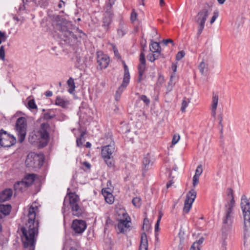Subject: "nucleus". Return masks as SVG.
Returning a JSON list of instances; mask_svg holds the SVG:
<instances>
[{
  "mask_svg": "<svg viewBox=\"0 0 250 250\" xmlns=\"http://www.w3.org/2000/svg\"><path fill=\"white\" fill-rule=\"evenodd\" d=\"M180 138V136L179 134H174L172 140V145H175L178 142Z\"/></svg>",
  "mask_w": 250,
  "mask_h": 250,
  "instance_id": "obj_41",
  "label": "nucleus"
},
{
  "mask_svg": "<svg viewBox=\"0 0 250 250\" xmlns=\"http://www.w3.org/2000/svg\"><path fill=\"white\" fill-rule=\"evenodd\" d=\"M172 77H173V76H171V78H170V81H169V82L168 83V84L167 85V93H168L171 92L172 90L173 86L174 85V83H173L172 80Z\"/></svg>",
  "mask_w": 250,
  "mask_h": 250,
  "instance_id": "obj_36",
  "label": "nucleus"
},
{
  "mask_svg": "<svg viewBox=\"0 0 250 250\" xmlns=\"http://www.w3.org/2000/svg\"><path fill=\"white\" fill-rule=\"evenodd\" d=\"M212 10V5L208 3H206L197 15L196 22L205 24L208 16L211 12Z\"/></svg>",
  "mask_w": 250,
  "mask_h": 250,
  "instance_id": "obj_11",
  "label": "nucleus"
},
{
  "mask_svg": "<svg viewBox=\"0 0 250 250\" xmlns=\"http://www.w3.org/2000/svg\"><path fill=\"white\" fill-rule=\"evenodd\" d=\"M105 144L107 145L102 149V156L107 165L109 167H112L113 166V162L111 157L115 151V144L110 135L109 134V136L106 137Z\"/></svg>",
  "mask_w": 250,
  "mask_h": 250,
  "instance_id": "obj_6",
  "label": "nucleus"
},
{
  "mask_svg": "<svg viewBox=\"0 0 250 250\" xmlns=\"http://www.w3.org/2000/svg\"><path fill=\"white\" fill-rule=\"evenodd\" d=\"M64 2L63 0H61L58 4V6L59 8H62V6L64 5Z\"/></svg>",
  "mask_w": 250,
  "mask_h": 250,
  "instance_id": "obj_57",
  "label": "nucleus"
},
{
  "mask_svg": "<svg viewBox=\"0 0 250 250\" xmlns=\"http://www.w3.org/2000/svg\"><path fill=\"white\" fill-rule=\"evenodd\" d=\"M11 209V206L10 205H0V212L4 215L9 214Z\"/></svg>",
  "mask_w": 250,
  "mask_h": 250,
  "instance_id": "obj_28",
  "label": "nucleus"
},
{
  "mask_svg": "<svg viewBox=\"0 0 250 250\" xmlns=\"http://www.w3.org/2000/svg\"><path fill=\"white\" fill-rule=\"evenodd\" d=\"M113 49H114V54H115V56H117V57H118V58H119L120 57V56L119 54L118 50L115 47L113 48Z\"/></svg>",
  "mask_w": 250,
  "mask_h": 250,
  "instance_id": "obj_60",
  "label": "nucleus"
},
{
  "mask_svg": "<svg viewBox=\"0 0 250 250\" xmlns=\"http://www.w3.org/2000/svg\"><path fill=\"white\" fill-rule=\"evenodd\" d=\"M199 177L196 176H193V186L195 188L199 183Z\"/></svg>",
  "mask_w": 250,
  "mask_h": 250,
  "instance_id": "obj_45",
  "label": "nucleus"
},
{
  "mask_svg": "<svg viewBox=\"0 0 250 250\" xmlns=\"http://www.w3.org/2000/svg\"><path fill=\"white\" fill-rule=\"evenodd\" d=\"M150 50L153 53H156L159 55L161 52L160 44L157 42H152L149 47Z\"/></svg>",
  "mask_w": 250,
  "mask_h": 250,
  "instance_id": "obj_26",
  "label": "nucleus"
},
{
  "mask_svg": "<svg viewBox=\"0 0 250 250\" xmlns=\"http://www.w3.org/2000/svg\"><path fill=\"white\" fill-rule=\"evenodd\" d=\"M104 199L105 201L109 204H111L114 202V197L113 196L112 194L111 193L110 194H105L104 193Z\"/></svg>",
  "mask_w": 250,
  "mask_h": 250,
  "instance_id": "obj_31",
  "label": "nucleus"
},
{
  "mask_svg": "<svg viewBox=\"0 0 250 250\" xmlns=\"http://www.w3.org/2000/svg\"><path fill=\"white\" fill-rule=\"evenodd\" d=\"M28 187L26 184L22 180L17 182L14 186V189L16 192L22 191Z\"/></svg>",
  "mask_w": 250,
  "mask_h": 250,
  "instance_id": "obj_23",
  "label": "nucleus"
},
{
  "mask_svg": "<svg viewBox=\"0 0 250 250\" xmlns=\"http://www.w3.org/2000/svg\"><path fill=\"white\" fill-rule=\"evenodd\" d=\"M67 84L68 86L70 87L68 90V92L70 93H73L75 88L74 80L72 78H70L67 81Z\"/></svg>",
  "mask_w": 250,
  "mask_h": 250,
  "instance_id": "obj_30",
  "label": "nucleus"
},
{
  "mask_svg": "<svg viewBox=\"0 0 250 250\" xmlns=\"http://www.w3.org/2000/svg\"><path fill=\"white\" fill-rule=\"evenodd\" d=\"M5 59V50L3 45L0 47V59L4 60Z\"/></svg>",
  "mask_w": 250,
  "mask_h": 250,
  "instance_id": "obj_43",
  "label": "nucleus"
},
{
  "mask_svg": "<svg viewBox=\"0 0 250 250\" xmlns=\"http://www.w3.org/2000/svg\"><path fill=\"white\" fill-rule=\"evenodd\" d=\"M0 146L10 147L16 142V138L13 136L8 134L3 129L0 130Z\"/></svg>",
  "mask_w": 250,
  "mask_h": 250,
  "instance_id": "obj_10",
  "label": "nucleus"
},
{
  "mask_svg": "<svg viewBox=\"0 0 250 250\" xmlns=\"http://www.w3.org/2000/svg\"><path fill=\"white\" fill-rule=\"evenodd\" d=\"M132 203L135 207L140 208L141 205V199L138 197H135L132 199Z\"/></svg>",
  "mask_w": 250,
  "mask_h": 250,
  "instance_id": "obj_32",
  "label": "nucleus"
},
{
  "mask_svg": "<svg viewBox=\"0 0 250 250\" xmlns=\"http://www.w3.org/2000/svg\"><path fill=\"white\" fill-rule=\"evenodd\" d=\"M219 97L217 94L213 93L211 104V110L212 116L214 117L216 116V111L218 103Z\"/></svg>",
  "mask_w": 250,
  "mask_h": 250,
  "instance_id": "obj_19",
  "label": "nucleus"
},
{
  "mask_svg": "<svg viewBox=\"0 0 250 250\" xmlns=\"http://www.w3.org/2000/svg\"><path fill=\"white\" fill-rule=\"evenodd\" d=\"M45 95L47 97H51L52 95V92L51 91H47L45 92Z\"/></svg>",
  "mask_w": 250,
  "mask_h": 250,
  "instance_id": "obj_59",
  "label": "nucleus"
},
{
  "mask_svg": "<svg viewBox=\"0 0 250 250\" xmlns=\"http://www.w3.org/2000/svg\"><path fill=\"white\" fill-rule=\"evenodd\" d=\"M153 162L151 161L150 156L149 154H147L144 156L143 160V169L144 170L146 171L152 166Z\"/></svg>",
  "mask_w": 250,
  "mask_h": 250,
  "instance_id": "obj_21",
  "label": "nucleus"
},
{
  "mask_svg": "<svg viewBox=\"0 0 250 250\" xmlns=\"http://www.w3.org/2000/svg\"><path fill=\"white\" fill-rule=\"evenodd\" d=\"M27 107L29 109H35L37 108V106L34 100H30L28 101Z\"/></svg>",
  "mask_w": 250,
  "mask_h": 250,
  "instance_id": "obj_35",
  "label": "nucleus"
},
{
  "mask_svg": "<svg viewBox=\"0 0 250 250\" xmlns=\"http://www.w3.org/2000/svg\"><path fill=\"white\" fill-rule=\"evenodd\" d=\"M136 18H137V14L135 12L134 10H133L131 12V14L130 20H131V21H133L136 20Z\"/></svg>",
  "mask_w": 250,
  "mask_h": 250,
  "instance_id": "obj_49",
  "label": "nucleus"
},
{
  "mask_svg": "<svg viewBox=\"0 0 250 250\" xmlns=\"http://www.w3.org/2000/svg\"><path fill=\"white\" fill-rule=\"evenodd\" d=\"M150 225L149 224V221L147 218H146L144 220V224L142 227L144 231H148L149 229Z\"/></svg>",
  "mask_w": 250,
  "mask_h": 250,
  "instance_id": "obj_34",
  "label": "nucleus"
},
{
  "mask_svg": "<svg viewBox=\"0 0 250 250\" xmlns=\"http://www.w3.org/2000/svg\"><path fill=\"white\" fill-rule=\"evenodd\" d=\"M118 215H123V218H118L119 222L118 224V229L120 233H125L130 230V218L124 209H120L118 212Z\"/></svg>",
  "mask_w": 250,
  "mask_h": 250,
  "instance_id": "obj_8",
  "label": "nucleus"
},
{
  "mask_svg": "<svg viewBox=\"0 0 250 250\" xmlns=\"http://www.w3.org/2000/svg\"><path fill=\"white\" fill-rule=\"evenodd\" d=\"M13 194L12 190L8 188L5 189L0 193V202H5L9 200Z\"/></svg>",
  "mask_w": 250,
  "mask_h": 250,
  "instance_id": "obj_20",
  "label": "nucleus"
},
{
  "mask_svg": "<svg viewBox=\"0 0 250 250\" xmlns=\"http://www.w3.org/2000/svg\"><path fill=\"white\" fill-rule=\"evenodd\" d=\"M83 136V134L82 133L81 137L77 139V144L78 146H81L83 145L82 139Z\"/></svg>",
  "mask_w": 250,
  "mask_h": 250,
  "instance_id": "obj_48",
  "label": "nucleus"
},
{
  "mask_svg": "<svg viewBox=\"0 0 250 250\" xmlns=\"http://www.w3.org/2000/svg\"><path fill=\"white\" fill-rule=\"evenodd\" d=\"M210 59V55H203V59L199 66V69L202 74H204L208 69V62Z\"/></svg>",
  "mask_w": 250,
  "mask_h": 250,
  "instance_id": "obj_18",
  "label": "nucleus"
},
{
  "mask_svg": "<svg viewBox=\"0 0 250 250\" xmlns=\"http://www.w3.org/2000/svg\"><path fill=\"white\" fill-rule=\"evenodd\" d=\"M196 192L194 189H191L187 193L183 208L184 212L187 213L189 212L196 198Z\"/></svg>",
  "mask_w": 250,
  "mask_h": 250,
  "instance_id": "obj_13",
  "label": "nucleus"
},
{
  "mask_svg": "<svg viewBox=\"0 0 250 250\" xmlns=\"http://www.w3.org/2000/svg\"><path fill=\"white\" fill-rule=\"evenodd\" d=\"M106 9L103 19L102 26L105 28V29L107 30L112 21L113 12L111 8L109 9V7H107V6H106Z\"/></svg>",
  "mask_w": 250,
  "mask_h": 250,
  "instance_id": "obj_16",
  "label": "nucleus"
},
{
  "mask_svg": "<svg viewBox=\"0 0 250 250\" xmlns=\"http://www.w3.org/2000/svg\"><path fill=\"white\" fill-rule=\"evenodd\" d=\"M235 205L234 200H230L229 203L225 205V212L222 218V246L226 250L227 243L226 240L227 239V232L231 228L233 222V208Z\"/></svg>",
  "mask_w": 250,
  "mask_h": 250,
  "instance_id": "obj_3",
  "label": "nucleus"
},
{
  "mask_svg": "<svg viewBox=\"0 0 250 250\" xmlns=\"http://www.w3.org/2000/svg\"><path fill=\"white\" fill-rule=\"evenodd\" d=\"M56 105L60 106L63 108H66L69 104V102L67 100H65L64 99L57 97L55 101Z\"/></svg>",
  "mask_w": 250,
  "mask_h": 250,
  "instance_id": "obj_24",
  "label": "nucleus"
},
{
  "mask_svg": "<svg viewBox=\"0 0 250 250\" xmlns=\"http://www.w3.org/2000/svg\"><path fill=\"white\" fill-rule=\"evenodd\" d=\"M97 62L100 69L105 68L109 62V58L101 52H97Z\"/></svg>",
  "mask_w": 250,
  "mask_h": 250,
  "instance_id": "obj_15",
  "label": "nucleus"
},
{
  "mask_svg": "<svg viewBox=\"0 0 250 250\" xmlns=\"http://www.w3.org/2000/svg\"><path fill=\"white\" fill-rule=\"evenodd\" d=\"M7 39V37L4 32L0 31V44L2 42H5Z\"/></svg>",
  "mask_w": 250,
  "mask_h": 250,
  "instance_id": "obj_44",
  "label": "nucleus"
},
{
  "mask_svg": "<svg viewBox=\"0 0 250 250\" xmlns=\"http://www.w3.org/2000/svg\"><path fill=\"white\" fill-rule=\"evenodd\" d=\"M116 0H109V3L107 5V7H109L110 9L112 5L114 4Z\"/></svg>",
  "mask_w": 250,
  "mask_h": 250,
  "instance_id": "obj_54",
  "label": "nucleus"
},
{
  "mask_svg": "<svg viewBox=\"0 0 250 250\" xmlns=\"http://www.w3.org/2000/svg\"><path fill=\"white\" fill-rule=\"evenodd\" d=\"M219 124L221 125V131L222 132V130H223V125H222V121H223V117L220 115L219 116Z\"/></svg>",
  "mask_w": 250,
  "mask_h": 250,
  "instance_id": "obj_55",
  "label": "nucleus"
},
{
  "mask_svg": "<svg viewBox=\"0 0 250 250\" xmlns=\"http://www.w3.org/2000/svg\"><path fill=\"white\" fill-rule=\"evenodd\" d=\"M79 201L80 198L78 195L75 193H68L64 199L62 212L64 213L69 206L73 215L77 217L81 216L83 213L84 210L80 206Z\"/></svg>",
  "mask_w": 250,
  "mask_h": 250,
  "instance_id": "obj_5",
  "label": "nucleus"
},
{
  "mask_svg": "<svg viewBox=\"0 0 250 250\" xmlns=\"http://www.w3.org/2000/svg\"><path fill=\"white\" fill-rule=\"evenodd\" d=\"M148 242L146 233H142L141 238V243L139 250H147Z\"/></svg>",
  "mask_w": 250,
  "mask_h": 250,
  "instance_id": "obj_22",
  "label": "nucleus"
},
{
  "mask_svg": "<svg viewBox=\"0 0 250 250\" xmlns=\"http://www.w3.org/2000/svg\"><path fill=\"white\" fill-rule=\"evenodd\" d=\"M34 180L35 175L34 174H29L26 175L22 181L29 187L33 183Z\"/></svg>",
  "mask_w": 250,
  "mask_h": 250,
  "instance_id": "obj_27",
  "label": "nucleus"
},
{
  "mask_svg": "<svg viewBox=\"0 0 250 250\" xmlns=\"http://www.w3.org/2000/svg\"><path fill=\"white\" fill-rule=\"evenodd\" d=\"M39 212L36 203H33L28 209V221L21 229L22 233L21 240L24 250H34L35 237L38 234L39 220L36 216Z\"/></svg>",
  "mask_w": 250,
  "mask_h": 250,
  "instance_id": "obj_1",
  "label": "nucleus"
},
{
  "mask_svg": "<svg viewBox=\"0 0 250 250\" xmlns=\"http://www.w3.org/2000/svg\"><path fill=\"white\" fill-rule=\"evenodd\" d=\"M44 118L46 120H49L53 118L54 117V116L50 115L49 113H46L44 114Z\"/></svg>",
  "mask_w": 250,
  "mask_h": 250,
  "instance_id": "obj_51",
  "label": "nucleus"
},
{
  "mask_svg": "<svg viewBox=\"0 0 250 250\" xmlns=\"http://www.w3.org/2000/svg\"><path fill=\"white\" fill-rule=\"evenodd\" d=\"M190 103L189 99L184 100L182 103L181 110L182 112L186 111V109L188 107V104Z\"/></svg>",
  "mask_w": 250,
  "mask_h": 250,
  "instance_id": "obj_33",
  "label": "nucleus"
},
{
  "mask_svg": "<svg viewBox=\"0 0 250 250\" xmlns=\"http://www.w3.org/2000/svg\"><path fill=\"white\" fill-rule=\"evenodd\" d=\"M227 193L228 196H230L231 199V200H234V197H233V190L230 188H228L227 190Z\"/></svg>",
  "mask_w": 250,
  "mask_h": 250,
  "instance_id": "obj_46",
  "label": "nucleus"
},
{
  "mask_svg": "<svg viewBox=\"0 0 250 250\" xmlns=\"http://www.w3.org/2000/svg\"><path fill=\"white\" fill-rule=\"evenodd\" d=\"M196 243H193L189 250H200V247H197Z\"/></svg>",
  "mask_w": 250,
  "mask_h": 250,
  "instance_id": "obj_50",
  "label": "nucleus"
},
{
  "mask_svg": "<svg viewBox=\"0 0 250 250\" xmlns=\"http://www.w3.org/2000/svg\"><path fill=\"white\" fill-rule=\"evenodd\" d=\"M204 240V238L201 237L198 241L194 242V243H196L197 244V247H199V246L203 243Z\"/></svg>",
  "mask_w": 250,
  "mask_h": 250,
  "instance_id": "obj_52",
  "label": "nucleus"
},
{
  "mask_svg": "<svg viewBox=\"0 0 250 250\" xmlns=\"http://www.w3.org/2000/svg\"><path fill=\"white\" fill-rule=\"evenodd\" d=\"M71 23L66 21H63L62 23L58 25V29L59 30L66 38L70 39L71 38H75L76 36L72 31Z\"/></svg>",
  "mask_w": 250,
  "mask_h": 250,
  "instance_id": "obj_12",
  "label": "nucleus"
},
{
  "mask_svg": "<svg viewBox=\"0 0 250 250\" xmlns=\"http://www.w3.org/2000/svg\"><path fill=\"white\" fill-rule=\"evenodd\" d=\"M173 183V182H172V180L170 181L168 183H167V188H170L172 184Z\"/></svg>",
  "mask_w": 250,
  "mask_h": 250,
  "instance_id": "obj_62",
  "label": "nucleus"
},
{
  "mask_svg": "<svg viewBox=\"0 0 250 250\" xmlns=\"http://www.w3.org/2000/svg\"><path fill=\"white\" fill-rule=\"evenodd\" d=\"M163 42L164 43V44L166 45H167V43H169V42L172 43V45H174L173 41L172 40H171V39L164 40H163Z\"/></svg>",
  "mask_w": 250,
  "mask_h": 250,
  "instance_id": "obj_56",
  "label": "nucleus"
},
{
  "mask_svg": "<svg viewBox=\"0 0 250 250\" xmlns=\"http://www.w3.org/2000/svg\"><path fill=\"white\" fill-rule=\"evenodd\" d=\"M159 56V55L157 54H149L147 56L148 59L149 61L153 62L155 60L158 59Z\"/></svg>",
  "mask_w": 250,
  "mask_h": 250,
  "instance_id": "obj_38",
  "label": "nucleus"
},
{
  "mask_svg": "<svg viewBox=\"0 0 250 250\" xmlns=\"http://www.w3.org/2000/svg\"><path fill=\"white\" fill-rule=\"evenodd\" d=\"M77 61L79 63H80L81 65L83 64V62H84L83 60H81V59L80 58H77Z\"/></svg>",
  "mask_w": 250,
  "mask_h": 250,
  "instance_id": "obj_63",
  "label": "nucleus"
},
{
  "mask_svg": "<svg viewBox=\"0 0 250 250\" xmlns=\"http://www.w3.org/2000/svg\"><path fill=\"white\" fill-rule=\"evenodd\" d=\"M72 228L76 233H82L86 228V224L84 221L75 219L73 220Z\"/></svg>",
  "mask_w": 250,
  "mask_h": 250,
  "instance_id": "obj_14",
  "label": "nucleus"
},
{
  "mask_svg": "<svg viewBox=\"0 0 250 250\" xmlns=\"http://www.w3.org/2000/svg\"><path fill=\"white\" fill-rule=\"evenodd\" d=\"M218 16H219L218 11L217 10L214 11L213 12V15L211 17V19L210 21V23L211 24H212L213 23H214V22L215 21L216 19L217 18Z\"/></svg>",
  "mask_w": 250,
  "mask_h": 250,
  "instance_id": "obj_42",
  "label": "nucleus"
},
{
  "mask_svg": "<svg viewBox=\"0 0 250 250\" xmlns=\"http://www.w3.org/2000/svg\"><path fill=\"white\" fill-rule=\"evenodd\" d=\"M44 157L42 154L30 153L27 156L25 164L31 170L38 169L43 165Z\"/></svg>",
  "mask_w": 250,
  "mask_h": 250,
  "instance_id": "obj_7",
  "label": "nucleus"
},
{
  "mask_svg": "<svg viewBox=\"0 0 250 250\" xmlns=\"http://www.w3.org/2000/svg\"><path fill=\"white\" fill-rule=\"evenodd\" d=\"M199 24V26L198 27V31H197V36L198 37L201 35L202 33L204 27H205V24L202 23H198Z\"/></svg>",
  "mask_w": 250,
  "mask_h": 250,
  "instance_id": "obj_39",
  "label": "nucleus"
},
{
  "mask_svg": "<svg viewBox=\"0 0 250 250\" xmlns=\"http://www.w3.org/2000/svg\"><path fill=\"white\" fill-rule=\"evenodd\" d=\"M240 205L244 220L245 250H250V202L245 195L242 196Z\"/></svg>",
  "mask_w": 250,
  "mask_h": 250,
  "instance_id": "obj_2",
  "label": "nucleus"
},
{
  "mask_svg": "<svg viewBox=\"0 0 250 250\" xmlns=\"http://www.w3.org/2000/svg\"><path fill=\"white\" fill-rule=\"evenodd\" d=\"M171 68L174 72H175L177 69V65L175 64H172Z\"/></svg>",
  "mask_w": 250,
  "mask_h": 250,
  "instance_id": "obj_61",
  "label": "nucleus"
},
{
  "mask_svg": "<svg viewBox=\"0 0 250 250\" xmlns=\"http://www.w3.org/2000/svg\"><path fill=\"white\" fill-rule=\"evenodd\" d=\"M83 164H84V165L86 167H87V168H89L90 167V166H90V164H89V163H88V162H84Z\"/></svg>",
  "mask_w": 250,
  "mask_h": 250,
  "instance_id": "obj_64",
  "label": "nucleus"
},
{
  "mask_svg": "<svg viewBox=\"0 0 250 250\" xmlns=\"http://www.w3.org/2000/svg\"><path fill=\"white\" fill-rule=\"evenodd\" d=\"M102 191V194L104 195V193L107 194L111 193L109 191H107V190L106 189H103Z\"/></svg>",
  "mask_w": 250,
  "mask_h": 250,
  "instance_id": "obj_58",
  "label": "nucleus"
},
{
  "mask_svg": "<svg viewBox=\"0 0 250 250\" xmlns=\"http://www.w3.org/2000/svg\"><path fill=\"white\" fill-rule=\"evenodd\" d=\"M127 84L124 85V82L122 83L121 85L118 88L115 94V100L118 101L121 98V94L122 93L124 90Z\"/></svg>",
  "mask_w": 250,
  "mask_h": 250,
  "instance_id": "obj_29",
  "label": "nucleus"
},
{
  "mask_svg": "<svg viewBox=\"0 0 250 250\" xmlns=\"http://www.w3.org/2000/svg\"><path fill=\"white\" fill-rule=\"evenodd\" d=\"M160 219H158L155 226V231L157 232L159 229Z\"/></svg>",
  "mask_w": 250,
  "mask_h": 250,
  "instance_id": "obj_53",
  "label": "nucleus"
},
{
  "mask_svg": "<svg viewBox=\"0 0 250 250\" xmlns=\"http://www.w3.org/2000/svg\"><path fill=\"white\" fill-rule=\"evenodd\" d=\"M49 125L47 123H42L40 129L31 132L29 136V141L32 144H39L40 147L45 146L49 140V133L47 129Z\"/></svg>",
  "mask_w": 250,
  "mask_h": 250,
  "instance_id": "obj_4",
  "label": "nucleus"
},
{
  "mask_svg": "<svg viewBox=\"0 0 250 250\" xmlns=\"http://www.w3.org/2000/svg\"><path fill=\"white\" fill-rule=\"evenodd\" d=\"M139 99L144 102V103L146 105H148L150 104L149 99L146 95H141L139 97Z\"/></svg>",
  "mask_w": 250,
  "mask_h": 250,
  "instance_id": "obj_37",
  "label": "nucleus"
},
{
  "mask_svg": "<svg viewBox=\"0 0 250 250\" xmlns=\"http://www.w3.org/2000/svg\"><path fill=\"white\" fill-rule=\"evenodd\" d=\"M27 124L26 120L24 117L18 119L16 124V129L19 136V141L22 143L25 137L26 134Z\"/></svg>",
  "mask_w": 250,
  "mask_h": 250,
  "instance_id": "obj_9",
  "label": "nucleus"
},
{
  "mask_svg": "<svg viewBox=\"0 0 250 250\" xmlns=\"http://www.w3.org/2000/svg\"><path fill=\"white\" fill-rule=\"evenodd\" d=\"M124 76L123 79L124 85L128 84L129 82L130 75L128 68L125 63L124 64Z\"/></svg>",
  "mask_w": 250,
  "mask_h": 250,
  "instance_id": "obj_25",
  "label": "nucleus"
},
{
  "mask_svg": "<svg viewBox=\"0 0 250 250\" xmlns=\"http://www.w3.org/2000/svg\"><path fill=\"white\" fill-rule=\"evenodd\" d=\"M146 68V60L144 53H141L140 55V64L138 65L139 77L138 81L140 82Z\"/></svg>",
  "mask_w": 250,
  "mask_h": 250,
  "instance_id": "obj_17",
  "label": "nucleus"
},
{
  "mask_svg": "<svg viewBox=\"0 0 250 250\" xmlns=\"http://www.w3.org/2000/svg\"><path fill=\"white\" fill-rule=\"evenodd\" d=\"M202 172H203L202 166V165H199L196 169L194 176L199 177L200 175L202 173Z\"/></svg>",
  "mask_w": 250,
  "mask_h": 250,
  "instance_id": "obj_40",
  "label": "nucleus"
},
{
  "mask_svg": "<svg viewBox=\"0 0 250 250\" xmlns=\"http://www.w3.org/2000/svg\"><path fill=\"white\" fill-rule=\"evenodd\" d=\"M185 56V53L183 51L179 52L176 55V59L180 60L183 58Z\"/></svg>",
  "mask_w": 250,
  "mask_h": 250,
  "instance_id": "obj_47",
  "label": "nucleus"
}]
</instances>
